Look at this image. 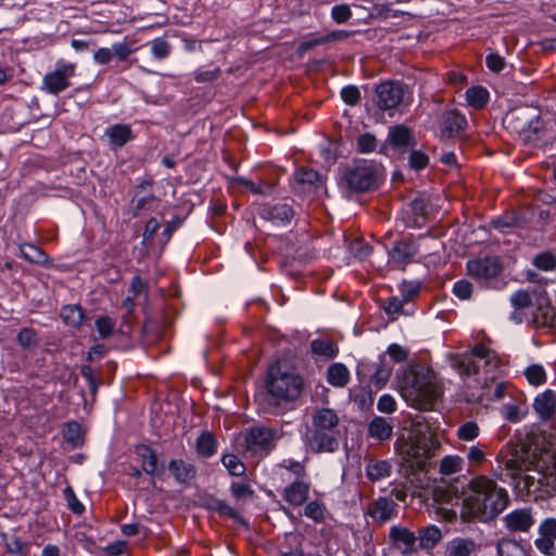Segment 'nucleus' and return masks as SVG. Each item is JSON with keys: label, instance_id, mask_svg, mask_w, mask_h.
Instances as JSON below:
<instances>
[{"label": "nucleus", "instance_id": "nucleus-1", "mask_svg": "<svg viewBox=\"0 0 556 556\" xmlns=\"http://www.w3.org/2000/svg\"><path fill=\"white\" fill-rule=\"evenodd\" d=\"M505 488L485 476L473 478L464 491L462 517L466 520L488 522L497 517L508 505Z\"/></svg>", "mask_w": 556, "mask_h": 556}, {"label": "nucleus", "instance_id": "nucleus-2", "mask_svg": "<svg viewBox=\"0 0 556 556\" xmlns=\"http://www.w3.org/2000/svg\"><path fill=\"white\" fill-rule=\"evenodd\" d=\"M266 389L269 399L260 404L263 413L278 415L280 408L276 402H292L303 389V379L294 368L286 363L273 364L267 371Z\"/></svg>", "mask_w": 556, "mask_h": 556}, {"label": "nucleus", "instance_id": "nucleus-3", "mask_svg": "<svg viewBox=\"0 0 556 556\" xmlns=\"http://www.w3.org/2000/svg\"><path fill=\"white\" fill-rule=\"evenodd\" d=\"M402 397L405 402L419 410L432 408L437 399V391L428 369L419 365L407 367L399 380Z\"/></svg>", "mask_w": 556, "mask_h": 556}, {"label": "nucleus", "instance_id": "nucleus-4", "mask_svg": "<svg viewBox=\"0 0 556 556\" xmlns=\"http://www.w3.org/2000/svg\"><path fill=\"white\" fill-rule=\"evenodd\" d=\"M510 123L514 128L527 137H543L556 130V121L551 113H542L533 108H523L511 112Z\"/></svg>", "mask_w": 556, "mask_h": 556}, {"label": "nucleus", "instance_id": "nucleus-5", "mask_svg": "<svg viewBox=\"0 0 556 556\" xmlns=\"http://www.w3.org/2000/svg\"><path fill=\"white\" fill-rule=\"evenodd\" d=\"M380 174L381 168L377 163H355L343 169L339 186L353 192L368 191L377 186Z\"/></svg>", "mask_w": 556, "mask_h": 556}, {"label": "nucleus", "instance_id": "nucleus-6", "mask_svg": "<svg viewBox=\"0 0 556 556\" xmlns=\"http://www.w3.org/2000/svg\"><path fill=\"white\" fill-rule=\"evenodd\" d=\"M498 357L494 351L482 344L472 348L470 355L464 356L460 367L466 376L479 374L483 369L485 379H494L498 370Z\"/></svg>", "mask_w": 556, "mask_h": 556}, {"label": "nucleus", "instance_id": "nucleus-7", "mask_svg": "<svg viewBox=\"0 0 556 556\" xmlns=\"http://www.w3.org/2000/svg\"><path fill=\"white\" fill-rule=\"evenodd\" d=\"M467 270L482 286L496 288V278L501 274L502 266L496 257L486 256L469 261L467 263Z\"/></svg>", "mask_w": 556, "mask_h": 556}, {"label": "nucleus", "instance_id": "nucleus-8", "mask_svg": "<svg viewBox=\"0 0 556 556\" xmlns=\"http://www.w3.org/2000/svg\"><path fill=\"white\" fill-rule=\"evenodd\" d=\"M76 64L59 60L55 68L47 73L42 78V89L49 94H59L70 87V78L75 75Z\"/></svg>", "mask_w": 556, "mask_h": 556}, {"label": "nucleus", "instance_id": "nucleus-9", "mask_svg": "<svg viewBox=\"0 0 556 556\" xmlns=\"http://www.w3.org/2000/svg\"><path fill=\"white\" fill-rule=\"evenodd\" d=\"M278 438V431L273 428L253 427L245 435L247 448L256 456H266L275 447Z\"/></svg>", "mask_w": 556, "mask_h": 556}, {"label": "nucleus", "instance_id": "nucleus-10", "mask_svg": "<svg viewBox=\"0 0 556 556\" xmlns=\"http://www.w3.org/2000/svg\"><path fill=\"white\" fill-rule=\"evenodd\" d=\"M400 506L391 496H378L366 508V516L374 523L384 525L399 515Z\"/></svg>", "mask_w": 556, "mask_h": 556}, {"label": "nucleus", "instance_id": "nucleus-11", "mask_svg": "<svg viewBox=\"0 0 556 556\" xmlns=\"http://www.w3.org/2000/svg\"><path fill=\"white\" fill-rule=\"evenodd\" d=\"M404 86L399 81H383L376 87L375 102L383 111L395 109L403 100Z\"/></svg>", "mask_w": 556, "mask_h": 556}, {"label": "nucleus", "instance_id": "nucleus-12", "mask_svg": "<svg viewBox=\"0 0 556 556\" xmlns=\"http://www.w3.org/2000/svg\"><path fill=\"white\" fill-rule=\"evenodd\" d=\"M429 212L430 206L426 197L418 195L402 210L401 220L406 228H420L426 223Z\"/></svg>", "mask_w": 556, "mask_h": 556}, {"label": "nucleus", "instance_id": "nucleus-13", "mask_svg": "<svg viewBox=\"0 0 556 556\" xmlns=\"http://www.w3.org/2000/svg\"><path fill=\"white\" fill-rule=\"evenodd\" d=\"M502 522L509 532H528L535 523L533 509L531 507L515 508L503 517Z\"/></svg>", "mask_w": 556, "mask_h": 556}, {"label": "nucleus", "instance_id": "nucleus-14", "mask_svg": "<svg viewBox=\"0 0 556 556\" xmlns=\"http://www.w3.org/2000/svg\"><path fill=\"white\" fill-rule=\"evenodd\" d=\"M323 178L312 168H298L293 175L292 188L296 193H312L323 189Z\"/></svg>", "mask_w": 556, "mask_h": 556}, {"label": "nucleus", "instance_id": "nucleus-15", "mask_svg": "<svg viewBox=\"0 0 556 556\" xmlns=\"http://www.w3.org/2000/svg\"><path fill=\"white\" fill-rule=\"evenodd\" d=\"M257 212L262 219L275 226H286L294 215L292 207L286 203L262 204Z\"/></svg>", "mask_w": 556, "mask_h": 556}, {"label": "nucleus", "instance_id": "nucleus-16", "mask_svg": "<svg viewBox=\"0 0 556 556\" xmlns=\"http://www.w3.org/2000/svg\"><path fill=\"white\" fill-rule=\"evenodd\" d=\"M556 519L546 518L539 526V536L534 540L535 547L544 555L554 554L556 546Z\"/></svg>", "mask_w": 556, "mask_h": 556}, {"label": "nucleus", "instance_id": "nucleus-17", "mask_svg": "<svg viewBox=\"0 0 556 556\" xmlns=\"http://www.w3.org/2000/svg\"><path fill=\"white\" fill-rule=\"evenodd\" d=\"M416 253L417 248L413 242H395L392 249L388 252L389 264L393 267H403L413 262Z\"/></svg>", "mask_w": 556, "mask_h": 556}, {"label": "nucleus", "instance_id": "nucleus-18", "mask_svg": "<svg viewBox=\"0 0 556 556\" xmlns=\"http://www.w3.org/2000/svg\"><path fill=\"white\" fill-rule=\"evenodd\" d=\"M104 136L109 140L111 149L123 148L127 142L132 140L131 127L127 124H114L104 129Z\"/></svg>", "mask_w": 556, "mask_h": 556}, {"label": "nucleus", "instance_id": "nucleus-19", "mask_svg": "<svg viewBox=\"0 0 556 556\" xmlns=\"http://www.w3.org/2000/svg\"><path fill=\"white\" fill-rule=\"evenodd\" d=\"M393 471V462L391 459H369L365 465L366 478L371 482L381 481L389 478Z\"/></svg>", "mask_w": 556, "mask_h": 556}, {"label": "nucleus", "instance_id": "nucleus-20", "mask_svg": "<svg viewBox=\"0 0 556 556\" xmlns=\"http://www.w3.org/2000/svg\"><path fill=\"white\" fill-rule=\"evenodd\" d=\"M533 408L541 420H548L556 409V395L551 390H545L535 396Z\"/></svg>", "mask_w": 556, "mask_h": 556}, {"label": "nucleus", "instance_id": "nucleus-21", "mask_svg": "<svg viewBox=\"0 0 556 556\" xmlns=\"http://www.w3.org/2000/svg\"><path fill=\"white\" fill-rule=\"evenodd\" d=\"M309 484L295 480L283 489L282 497L292 506H301L308 497Z\"/></svg>", "mask_w": 556, "mask_h": 556}, {"label": "nucleus", "instance_id": "nucleus-22", "mask_svg": "<svg viewBox=\"0 0 556 556\" xmlns=\"http://www.w3.org/2000/svg\"><path fill=\"white\" fill-rule=\"evenodd\" d=\"M528 409L521 399L510 396L509 401L504 403L500 408V414L506 421L517 424L527 415Z\"/></svg>", "mask_w": 556, "mask_h": 556}, {"label": "nucleus", "instance_id": "nucleus-23", "mask_svg": "<svg viewBox=\"0 0 556 556\" xmlns=\"http://www.w3.org/2000/svg\"><path fill=\"white\" fill-rule=\"evenodd\" d=\"M168 469L173 473L175 480L182 484L189 483L195 476L194 466L182 459L170 460Z\"/></svg>", "mask_w": 556, "mask_h": 556}, {"label": "nucleus", "instance_id": "nucleus-24", "mask_svg": "<svg viewBox=\"0 0 556 556\" xmlns=\"http://www.w3.org/2000/svg\"><path fill=\"white\" fill-rule=\"evenodd\" d=\"M388 141L396 149L407 148L413 142V135L405 125H395L389 128Z\"/></svg>", "mask_w": 556, "mask_h": 556}, {"label": "nucleus", "instance_id": "nucleus-25", "mask_svg": "<svg viewBox=\"0 0 556 556\" xmlns=\"http://www.w3.org/2000/svg\"><path fill=\"white\" fill-rule=\"evenodd\" d=\"M368 433L375 440L386 441L392 437L393 426L384 417L375 416L368 425Z\"/></svg>", "mask_w": 556, "mask_h": 556}, {"label": "nucleus", "instance_id": "nucleus-26", "mask_svg": "<svg viewBox=\"0 0 556 556\" xmlns=\"http://www.w3.org/2000/svg\"><path fill=\"white\" fill-rule=\"evenodd\" d=\"M475 546L470 539L455 538L447 542L443 556H470Z\"/></svg>", "mask_w": 556, "mask_h": 556}, {"label": "nucleus", "instance_id": "nucleus-27", "mask_svg": "<svg viewBox=\"0 0 556 556\" xmlns=\"http://www.w3.org/2000/svg\"><path fill=\"white\" fill-rule=\"evenodd\" d=\"M460 451L465 453L464 459L467 460L468 466L471 468L479 467L486 460V445L481 442L464 446Z\"/></svg>", "mask_w": 556, "mask_h": 556}, {"label": "nucleus", "instance_id": "nucleus-28", "mask_svg": "<svg viewBox=\"0 0 556 556\" xmlns=\"http://www.w3.org/2000/svg\"><path fill=\"white\" fill-rule=\"evenodd\" d=\"M350 380V371L342 363H334L327 369V381L336 388H343Z\"/></svg>", "mask_w": 556, "mask_h": 556}, {"label": "nucleus", "instance_id": "nucleus-29", "mask_svg": "<svg viewBox=\"0 0 556 556\" xmlns=\"http://www.w3.org/2000/svg\"><path fill=\"white\" fill-rule=\"evenodd\" d=\"M311 448L316 452H333L338 442L336 439L325 433L324 430H316L309 441Z\"/></svg>", "mask_w": 556, "mask_h": 556}, {"label": "nucleus", "instance_id": "nucleus-30", "mask_svg": "<svg viewBox=\"0 0 556 556\" xmlns=\"http://www.w3.org/2000/svg\"><path fill=\"white\" fill-rule=\"evenodd\" d=\"M62 321L73 328H79L84 320V311L77 304L63 305L60 311Z\"/></svg>", "mask_w": 556, "mask_h": 556}, {"label": "nucleus", "instance_id": "nucleus-31", "mask_svg": "<svg viewBox=\"0 0 556 556\" xmlns=\"http://www.w3.org/2000/svg\"><path fill=\"white\" fill-rule=\"evenodd\" d=\"M137 456L141 460L142 470L148 475H157V457L156 453L149 446L141 445L137 447Z\"/></svg>", "mask_w": 556, "mask_h": 556}, {"label": "nucleus", "instance_id": "nucleus-32", "mask_svg": "<svg viewBox=\"0 0 556 556\" xmlns=\"http://www.w3.org/2000/svg\"><path fill=\"white\" fill-rule=\"evenodd\" d=\"M442 533L439 527L434 525L421 528L417 535L419 546L425 549H430L441 540Z\"/></svg>", "mask_w": 556, "mask_h": 556}, {"label": "nucleus", "instance_id": "nucleus-33", "mask_svg": "<svg viewBox=\"0 0 556 556\" xmlns=\"http://www.w3.org/2000/svg\"><path fill=\"white\" fill-rule=\"evenodd\" d=\"M314 426L316 430H330L338 425V416L330 408L318 409L314 415Z\"/></svg>", "mask_w": 556, "mask_h": 556}, {"label": "nucleus", "instance_id": "nucleus-34", "mask_svg": "<svg viewBox=\"0 0 556 556\" xmlns=\"http://www.w3.org/2000/svg\"><path fill=\"white\" fill-rule=\"evenodd\" d=\"M18 250L20 255L30 263L43 265L49 261V256L41 249L31 243H22Z\"/></svg>", "mask_w": 556, "mask_h": 556}, {"label": "nucleus", "instance_id": "nucleus-35", "mask_svg": "<svg viewBox=\"0 0 556 556\" xmlns=\"http://www.w3.org/2000/svg\"><path fill=\"white\" fill-rule=\"evenodd\" d=\"M498 556H528L523 546L513 539H502L496 544Z\"/></svg>", "mask_w": 556, "mask_h": 556}, {"label": "nucleus", "instance_id": "nucleus-36", "mask_svg": "<svg viewBox=\"0 0 556 556\" xmlns=\"http://www.w3.org/2000/svg\"><path fill=\"white\" fill-rule=\"evenodd\" d=\"M406 305L408 304L404 299H402L400 295H393L383 301L382 308L389 316H395L399 314L410 315L412 309L406 308Z\"/></svg>", "mask_w": 556, "mask_h": 556}, {"label": "nucleus", "instance_id": "nucleus-37", "mask_svg": "<svg viewBox=\"0 0 556 556\" xmlns=\"http://www.w3.org/2000/svg\"><path fill=\"white\" fill-rule=\"evenodd\" d=\"M490 93L482 86H473L466 90V101L475 109H482L489 101Z\"/></svg>", "mask_w": 556, "mask_h": 556}, {"label": "nucleus", "instance_id": "nucleus-38", "mask_svg": "<svg viewBox=\"0 0 556 556\" xmlns=\"http://www.w3.org/2000/svg\"><path fill=\"white\" fill-rule=\"evenodd\" d=\"M216 440L211 432H202L197 439V453L205 458L213 456L216 452Z\"/></svg>", "mask_w": 556, "mask_h": 556}, {"label": "nucleus", "instance_id": "nucleus-39", "mask_svg": "<svg viewBox=\"0 0 556 556\" xmlns=\"http://www.w3.org/2000/svg\"><path fill=\"white\" fill-rule=\"evenodd\" d=\"M465 459L458 455H446L440 462V472L443 476H452L464 469Z\"/></svg>", "mask_w": 556, "mask_h": 556}, {"label": "nucleus", "instance_id": "nucleus-40", "mask_svg": "<svg viewBox=\"0 0 556 556\" xmlns=\"http://www.w3.org/2000/svg\"><path fill=\"white\" fill-rule=\"evenodd\" d=\"M389 535L393 542H401L408 548H413L417 541V536L413 531L401 526H392Z\"/></svg>", "mask_w": 556, "mask_h": 556}, {"label": "nucleus", "instance_id": "nucleus-41", "mask_svg": "<svg viewBox=\"0 0 556 556\" xmlns=\"http://www.w3.org/2000/svg\"><path fill=\"white\" fill-rule=\"evenodd\" d=\"M480 432V427L475 420H467L457 427L456 435L460 441L473 442Z\"/></svg>", "mask_w": 556, "mask_h": 556}, {"label": "nucleus", "instance_id": "nucleus-42", "mask_svg": "<svg viewBox=\"0 0 556 556\" xmlns=\"http://www.w3.org/2000/svg\"><path fill=\"white\" fill-rule=\"evenodd\" d=\"M392 369V365L386 361L384 356H382L380 364L371 376L370 382L377 388H382L390 379Z\"/></svg>", "mask_w": 556, "mask_h": 556}, {"label": "nucleus", "instance_id": "nucleus-43", "mask_svg": "<svg viewBox=\"0 0 556 556\" xmlns=\"http://www.w3.org/2000/svg\"><path fill=\"white\" fill-rule=\"evenodd\" d=\"M63 438L74 447L83 444L81 426L77 421H67L63 427Z\"/></svg>", "mask_w": 556, "mask_h": 556}, {"label": "nucleus", "instance_id": "nucleus-44", "mask_svg": "<svg viewBox=\"0 0 556 556\" xmlns=\"http://www.w3.org/2000/svg\"><path fill=\"white\" fill-rule=\"evenodd\" d=\"M311 350L315 355L332 358L338 354V348L329 340L315 339L311 342Z\"/></svg>", "mask_w": 556, "mask_h": 556}, {"label": "nucleus", "instance_id": "nucleus-45", "mask_svg": "<svg viewBox=\"0 0 556 556\" xmlns=\"http://www.w3.org/2000/svg\"><path fill=\"white\" fill-rule=\"evenodd\" d=\"M326 513V506L319 501H311L306 503L303 509V515L315 522L324 521Z\"/></svg>", "mask_w": 556, "mask_h": 556}, {"label": "nucleus", "instance_id": "nucleus-46", "mask_svg": "<svg viewBox=\"0 0 556 556\" xmlns=\"http://www.w3.org/2000/svg\"><path fill=\"white\" fill-rule=\"evenodd\" d=\"M17 343L24 349H34L39 344V338L35 329L22 328L16 336Z\"/></svg>", "mask_w": 556, "mask_h": 556}, {"label": "nucleus", "instance_id": "nucleus-47", "mask_svg": "<svg viewBox=\"0 0 556 556\" xmlns=\"http://www.w3.org/2000/svg\"><path fill=\"white\" fill-rule=\"evenodd\" d=\"M222 463L231 476L241 477L245 472L244 464L233 454L224 455Z\"/></svg>", "mask_w": 556, "mask_h": 556}, {"label": "nucleus", "instance_id": "nucleus-48", "mask_svg": "<svg viewBox=\"0 0 556 556\" xmlns=\"http://www.w3.org/2000/svg\"><path fill=\"white\" fill-rule=\"evenodd\" d=\"M525 376L530 384L540 386L546 380L545 369L542 365L533 364L525 369Z\"/></svg>", "mask_w": 556, "mask_h": 556}, {"label": "nucleus", "instance_id": "nucleus-49", "mask_svg": "<svg viewBox=\"0 0 556 556\" xmlns=\"http://www.w3.org/2000/svg\"><path fill=\"white\" fill-rule=\"evenodd\" d=\"M420 287L421 285L417 280L403 281L399 286V295L409 304V302L419 293Z\"/></svg>", "mask_w": 556, "mask_h": 556}, {"label": "nucleus", "instance_id": "nucleus-50", "mask_svg": "<svg viewBox=\"0 0 556 556\" xmlns=\"http://www.w3.org/2000/svg\"><path fill=\"white\" fill-rule=\"evenodd\" d=\"M533 264L541 270H554L556 268V256L552 252H542L534 257Z\"/></svg>", "mask_w": 556, "mask_h": 556}, {"label": "nucleus", "instance_id": "nucleus-51", "mask_svg": "<svg viewBox=\"0 0 556 556\" xmlns=\"http://www.w3.org/2000/svg\"><path fill=\"white\" fill-rule=\"evenodd\" d=\"M330 16L337 24H343L352 17V10L349 4H336L331 8Z\"/></svg>", "mask_w": 556, "mask_h": 556}, {"label": "nucleus", "instance_id": "nucleus-52", "mask_svg": "<svg viewBox=\"0 0 556 556\" xmlns=\"http://www.w3.org/2000/svg\"><path fill=\"white\" fill-rule=\"evenodd\" d=\"M64 498L66 501L67 507L70 510H72L74 514L80 515L85 510V506L83 503L77 498L74 490L72 486L67 485L63 491Z\"/></svg>", "mask_w": 556, "mask_h": 556}, {"label": "nucleus", "instance_id": "nucleus-53", "mask_svg": "<svg viewBox=\"0 0 556 556\" xmlns=\"http://www.w3.org/2000/svg\"><path fill=\"white\" fill-rule=\"evenodd\" d=\"M349 251L354 257L364 260L371 253V247L361 239H354L349 243Z\"/></svg>", "mask_w": 556, "mask_h": 556}, {"label": "nucleus", "instance_id": "nucleus-54", "mask_svg": "<svg viewBox=\"0 0 556 556\" xmlns=\"http://www.w3.org/2000/svg\"><path fill=\"white\" fill-rule=\"evenodd\" d=\"M151 53L157 60L167 58L170 53L169 43L163 38H155L151 42Z\"/></svg>", "mask_w": 556, "mask_h": 556}, {"label": "nucleus", "instance_id": "nucleus-55", "mask_svg": "<svg viewBox=\"0 0 556 556\" xmlns=\"http://www.w3.org/2000/svg\"><path fill=\"white\" fill-rule=\"evenodd\" d=\"M428 163H429V157L425 152H422L420 150H416V149H413L409 152L408 165L412 169L421 170L425 167H427Z\"/></svg>", "mask_w": 556, "mask_h": 556}, {"label": "nucleus", "instance_id": "nucleus-56", "mask_svg": "<svg viewBox=\"0 0 556 556\" xmlns=\"http://www.w3.org/2000/svg\"><path fill=\"white\" fill-rule=\"evenodd\" d=\"M510 302L515 309H521L532 304V298L528 291L518 290L511 294Z\"/></svg>", "mask_w": 556, "mask_h": 556}, {"label": "nucleus", "instance_id": "nucleus-57", "mask_svg": "<svg viewBox=\"0 0 556 556\" xmlns=\"http://www.w3.org/2000/svg\"><path fill=\"white\" fill-rule=\"evenodd\" d=\"M466 118L460 114H451L446 116L444 124L445 128L452 132H460L466 126Z\"/></svg>", "mask_w": 556, "mask_h": 556}, {"label": "nucleus", "instance_id": "nucleus-58", "mask_svg": "<svg viewBox=\"0 0 556 556\" xmlns=\"http://www.w3.org/2000/svg\"><path fill=\"white\" fill-rule=\"evenodd\" d=\"M377 148V139L370 132H365L357 138V149L361 153L372 152Z\"/></svg>", "mask_w": 556, "mask_h": 556}, {"label": "nucleus", "instance_id": "nucleus-59", "mask_svg": "<svg viewBox=\"0 0 556 556\" xmlns=\"http://www.w3.org/2000/svg\"><path fill=\"white\" fill-rule=\"evenodd\" d=\"M536 307L544 321L547 319V315L551 307V300L544 289H540L535 292Z\"/></svg>", "mask_w": 556, "mask_h": 556}, {"label": "nucleus", "instance_id": "nucleus-60", "mask_svg": "<svg viewBox=\"0 0 556 556\" xmlns=\"http://www.w3.org/2000/svg\"><path fill=\"white\" fill-rule=\"evenodd\" d=\"M96 329L100 338H109L113 333L114 323L108 316H101L96 320Z\"/></svg>", "mask_w": 556, "mask_h": 556}, {"label": "nucleus", "instance_id": "nucleus-61", "mask_svg": "<svg viewBox=\"0 0 556 556\" xmlns=\"http://www.w3.org/2000/svg\"><path fill=\"white\" fill-rule=\"evenodd\" d=\"M471 292L472 285L466 279L457 280L453 286L454 295L460 300H468L471 295Z\"/></svg>", "mask_w": 556, "mask_h": 556}, {"label": "nucleus", "instance_id": "nucleus-62", "mask_svg": "<svg viewBox=\"0 0 556 556\" xmlns=\"http://www.w3.org/2000/svg\"><path fill=\"white\" fill-rule=\"evenodd\" d=\"M112 55L118 61H125L131 53L132 49L126 41H116L111 47Z\"/></svg>", "mask_w": 556, "mask_h": 556}, {"label": "nucleus", "instance_id": "nucleus-63", "mask_svg": "<svg viewBox=\"0 0 556 556\" xmlns=\"http://www.w3.org/2000/svg\"><path fill=\"white\" fill-rule=\"evenodd\" d=\"M340 93L343 102L348 105H355L361 99V92L356 86H345Z\"/></svg>", "mask_w": 556, "mask_h": 556}, {"label": "nucleus", "instance_id": "nucleus-64", "mask_svg": "<svg viewBox=\"0 0 556 556\" xmlns=\"http://www.w3.org/2000/svg\"><path fill=\"white\" fill-rule=\"evenodd\" d=\"M485 63L488 68L493 73H500L504 70L505 59L497 52H490L485 56Z\"/></svg>", "mask_w": 556, "mask_h": 556}]
</instances>
